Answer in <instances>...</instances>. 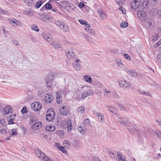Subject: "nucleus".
Listing matches in <instances>:
<instances>
[{
	"instance_id": "f257e3e1",
	"label": "nucleus",
	"mask_w": 161,
	"mask_h": 161,
	"mask_svg": "<svg viewBox=\"0 0 161 161\" xmlns=\"http://www.w3.org/2000/svg\"><path fill=\"white\" fill-rule=\"evenodd\" d=\"M55 112L53 109L49 108L47 110L46 115V119L48 121H52L55 117Z\"/></svg>"
},
{
	"instance_id": "f03ea898",
	"label": "nucleus",
	"mask_w": 161,
	"mask_h": 161,
	"mask_svg": "<svg viewBox=\"0 0 161 161\" xmlns=\"http://www.w3.org/2000/svg\"><path fill=\"white\" fill-rule=\"evenodd\" d=\"M35 153L36 154L38 158H41V159L43 161H46L47 158H48L46 156V155L42 152V151L38 149H36L35 150Z\"/></svg>"
},
{
	"instance_id": "7ed1b4c3",
	"label": "nucleus",
	"mask_w": 161,
	"mask_h": 161,
	"mask_svg": "<svg viewBox=\"0 0 161 161\" xmlns=\"http://www.w3.org/2000/svg\"><path fill=\"white\" fill-rule=\"evenodd\" d=\"M137 16L140 20L145 21L147 18V14L144 11H139L137 13Z\"/></svg>"
},
{
	"instance_id": "20e7f679",
	"label": "nucleus",
	"mask_w": 161,
	"mask_h": 161,
	"mask_svg": "<svg viewBox=\"0 0 161 161\" xmlns=\"http://www.w3.org/2000/svg\"><path fill=\"white\" fill-rule=\"evenodd\" d=\"M31 107L32 110L37 111L41 109L42 105L38 102H34L31 104Z\"/></svg>"
},
{
	"instance_id": "39448f33",
	"label": "nucleus",
	"mask_w": 161,
	"mask_h": 161,
	"mask_svg": "<svg viewBox=\"0 0 161 161\" xmlns=\"http://www.w3.org/2000/svg\"><path fill=\"white\" fill-rule=\"evenodd\" d=\"M59 112L63 116H65L68 114L69 110L67 106L65 105L62 106L60 107Z\"/></svg>"
},
{
	"instance_id": "423d86ee",
	"label": "nucleus",
	"mask_w": 161,
	"mask_h": 161,
	"mask_svg": "<svg viewBox=\"0 0 161 161\" xmlns=\"http://www.w3.org/2000/svg\"><path fill=\"white\" fill-rule=\"evenodd\" d=\"M141 0H135L132 2L131 4V7L133 9H136L138 8L140 3Z\"/></svg>"
},
{
	"instance_id": "0eeeda50",
	"label": "nucleus",
	"mask_w": 161,
	"mask_h": 161,
	"mask_svg": "<svg viewBox=\"0 0 161 161\" xmlns=\"http://www.w3.org/2000/svg\"><path fill=\"white\" fill-rule=\"evenodd\" d=\"M119 85L121 87H123L124 88L130 87V83L125 80H121L119 81Z\"/></svg>"
},
{
	"instance_id": "6e6552de",
	"label": "nucleus",
	"mask_w": 161,
	"mask_h": 161,
	"mask_svg": "<svg viewBox=\"0 0 161 161\" xmlns=\"http://www.w3.org/2000/svg\"><path fill=\"white\" fill-rule=\"evenodd\" d=\"M42 124L40 121H38L33 124L31 128L33 130H37L40 128L42 126Z\"/></svg>"
},
{
	"instance_id": "1a4fd4ad",
	"label": "nucleus",
	"mask_w": 161,
	"mask_h": 161,
	"mask_svg": "<svg viewBox=\"0 0 161 161\" xmlns=\"http://www.w3.org/2000/svg\"><path fill=\"white\" fill-rule=\"evenodd\" d=\"M82 94L83 99H84L86 97L92 95L93 93L92 91L89 90L83 91Z\"/></svg>"
},
{
	"instance_id": "9d476101",
	"label": "nucleus",
	"mask_w": 161,
	"mask_h": 161,
	"mask_svg": "<svg viewBox=\"0 0 161 161\" xmlns=\"http://www.w3.org/2000/svg\"><path fill=\"white\" fill-rule=\"evenodd\" d=\"M13 111V109L11 108L10 106H8L3 108L2 112L4 114H8L11 113Z\"/></svg>"
},
{
	"instance_id": "9b49d317",
	"label": "nucleus",
	"mask_w": 161,
	"mask_h": 161,
	"mask_svg": "<svg viewBox=\"0 0 161 161\" xmlns=\"http://www.w3.org/2000/svg\"><path fill=\"white\" fill-rule=\"evenodd\" d=\"M55 78V77L54 76V75L53 76H51V75H49L48 77L46 78V80L47 83V87H49L50 86V84H49L50 83V82L51 81L53 80L54 78Z\"/></svg>"
},
{
	"instance_id": "f8f14e48",
	"label": "nucleus",
	"mask_w": 161,
	"mask_h": 161,
	"mask_svg": "<svg viewBox=\"0 0 161 161\" xmlns=\"http://www.w3.org/2000/svg\"><path fill=\"white\" fill-rule=\"evenodd\" d=\"M97 13L99 15L101 19H106L107 17V14L104 13L102 10L100 9L97 10Z\"/></svg>"
},
{
	"instance_id": "ddd939ff",
	"label": "nucleus",
	"mask_w": 161,
	"mask_h": 161,
	"mask_svg": "<svg viewBox=\"0 0 161 161\" xmlns=\"http://www.w3.org/2000/svg\"><path fill=\"white\" fill-rule=\"evenodd\" d=\"M44 99L46 102L50 103L53 100V97H52L51 95L47 94H46Z\"/></svg>"
},
{
	"instance_id": "4468645a",
	"label": "nucleus",
	"mask_w": 161,
	"mask_h": 161,
	"mask_svg": "<svg viewBox=\"0 0 161 161\" xmlns=\"http://www.w3.org/2000/svg\"><path fill=\"white\" fill-rule=\"evenodd\" d=\"M66 55L68 58L69 59H73L75 57V54L72 50L68 51Z\"/></svg>"
},
{
	"instance_id": "2eb2a0df",
	"label": "nucleus",
	"mask_w": 161,
	"mask_h": 161,
	"mask_svg": "<svg viewBox=\"0 0 161 161\" xmlns=\"http://www.w3.org/2000/svg\"><path fill=\"white\" fill-rule=\"evenodd\" d=\"M119 122L121 125H124L126 126H130V123L129 121L127 120H125L121 118H120Z\"/></svg>"
},
{
	"instance_id": "dca6fc26",
	"label": "nucleus",
	"mask_w": 161,
	"mask_h": 161,
	"mask_svg": "<svg viewBox=\"0 0 161 161\" xmlns=\"http://www.w3.org/2000/svg\"><path fill=\"white\" fill-rule=\"evenodd\" d=\"M55 24L60 28L62 29L64 27L65 23L61 21H56L55 22Z\"/></svg>"
},
{
	"instance_id": "f3484780",
	"label": "nucleus",
	"mask_w": 161,
	"mask_h": 161,
	"mask_svg": "<svg viewBox=\"0 0 161 161\" xmlns=\"http://www.w3.org/2000/svg\"><path fill=\"white\" fill-rule=\"evenodd\" d=\"M51 44L52 45L53 47L57 49H59L61 48V46L60 45V44L56 42H53L52 43H51Z\"/></svg>"
},
{
	"instance_id": "a211bd4d",
	"label": "nucleus",
	"mask_w": 161,
	"mask_h": 161,
	"mask_svg": "<svg viewBox=\"0 0 161 161\" xmlns=\"http://www.w3.org/2000/svg\"><path fill=\"white\" fill-rule=\"evenodd\" d=\"M56 127L55 126H52L51 125H48L45 127V129L46 130L53 131L55 129Z\"/></svg>"
},
{
	"instance_id": "6ab92c4d",
	"label": "nucleus",
	"mask_w": 161,
	"mask_h": 161,
	"mask_svg": "<svg viewBox=\"0 0 161 161\" xmlns=\"http://www.w3.org/2000/svg\"><path fill=\"white\" fill-rule=\"evenodd\" d=\"M67 130L68 132L70 131L71 129V127L72 126L71 121V119H69L68 120L67 123Z\"/></svg>"
},
{
	"instance_id": "aec40b11",
	"label": "nucleus",
	"mask_w": 161,
	"mask_h": 161,
	"mask_svg": "<svg viewBox=\"0 0 161 161\" xmlns=\"http://www.w3.org/2000/svg\"><path fill=\"white\" fill-rule=\"evenodd\" d=\"M129 74L134 77H137V75L136 72L135 70H131Z\"/></svg>"
},
{
	"instance_id": "412c9836",
	"label": "nucleus",
	"mask_w": 161,
	"mask_h": 161,
	"mask_svg": "<svg viewBox=\"0 0 161 161\" xmlns=\"http://www.w3.org/2000/svg\"><path fill=\"white\" fill-rule=\"evenodd\" d=\"M43 37L47 41H51L52 38L51 36L50 35H47L46 34H43Z\"/></svg>"
},
{
	"instance_id": "4be33fe9",
	"label": "nucleus",
	"mask_w": 161,
	"mask_h": 161,
	"mask_svg": "<svg viewBox=\"0 0 161 161\" xmlns=\"http://www.w3.org/2000/svg\"><path fill=\"white\" fill-rule=\"evenodd\" d=\"M96 114L98 117V118L99 119V120L100 121H102L103 120V115L102 114H100V113H96Z\"/></svg>"
},
{
	"instance_id": "5701e85b",
	"label": "nucleus",
	"mask_w": 161,
	"mask_h": 161,
	"mask_svg": "<svg viewBox=\"0 0 161 161\" xmlns=\"http://www.w3.org/2000/svg\"><path fill=\"white\" fill-rule=\"evenodd\" d=\"M84 78L87 82L90 83L92 81V78L90 77L88 75H85L84 76Z\"/></svg>"
},
{
	"instance_id": "b1692460",
	"label": "nucleus",
	"mask_w": 161,
	"mask_h": 161,
	"mask_svg": "<svg viewBox=\"0 0 161 161\" xmlns=\"http://www.w3.org/2000/svg\"><path fill=\"white\" fill-rule=\"evenodd\" d=\"M10 133H11V136H15L17 135V132L16 130L15 129H13L11 130L10 131Z\"/></svg>"
},
{
	"instance_id": "393cba45",
	"label": "nucleus",
	"mask_w": 161,
	"mask_h": 161,
	"mask_svg": "<svg viewBox=\"0 0 161 161\" xmlns=\"http://www.w3.org/2000/svg\"><path fill=\"white\" fill-rule=\"evenodd\" d=\"M116 63L118 64L119 66L122 68L123 67V64L121 60L120 59H118L116 61Z\"/></svg>"
},
{
	"instance_id": "a878e982",
	"label": "nucleus",
	"mask_w": 161,
	"mask_h": 161,
	"mask_svg": "<svg viewBox=\"0 0 161 161\" xmlns=\"http://www.w3.org/2000/svg\"><path fill=\"white\" fill-rule=\"evenodd\" d=\"M117 156L118 157V160L119 161H122L124 157H123L122 154L120 152H118L117 153Z\"/></svg>"
},
{
	"instance_id": "bb28decb",
	"label": "nucleus",
	"mask_w": 161,
	"mask_h": 161,
	"mask_svg": "<svg viewBox=\"0 0 161 161\" xmlns=\"http://www.w3.org/2000/svg\"><path fill=\"white\" fill-rule=\"evenodd\" d=\"M85 110L84 107L83 106H81L79 108L77 109V111L78 113H82Z\"/></svg>"
},
{
	"instance_id": "cd10ccee",
	"label": "nucleus",
	"mask_w": 161,
	"mask_h": 161,
	"mask_svg": "<svg viewBox=\"0 0 161 161\" xmlns=\"http://www.w3.org/2000/svg\"><path fill=\"white\" fill-rule=\"evenodd\" d=\"M74 67L75 69L76 70H80L81 69L80 65L77 64H75L74 65Z\"/></svg>"
},
{
	"instance_id": "c85d7f7f",
	"label": "nucleus",
	"mask_w": 161,
	"mask_h": 161,
	"mask_svg": "<svg viewBox=\"0 0 161 161\" xmlns=\"http://www.w3.org/2000/svg\"><path fill=\"white\" fill-rule=\"evenodd\" d=\"M31 30H34L35 31L38 32L39 31V29H38L37 25H33L31 26Z\"/></svg>"
},
{
	"instance_id": "c756f323",
	"label": "nucleus",
	"mask_w": 161,
	"mask_h": 161,
	"mask_svg": "<svg viewBox=\"0 0 161 161\" xmlns=\"http://www.w3.org/2000/svg\"><path fill=\"white\" fill-rule=\"evenodd\" d=\"M159 37V35L158 33H155L154 35L153 36V38L152 39V41H155L157 40Z\"/></svg>"
},
{
	"instance_id": "7c9ffc66",
	"label": "nucleus",
	"mask_w": 161,
	"mask_h": 161,
	"mask_svg": "<svg viewBox=\"0 0 161 161\" xmlns=\"http://www.w3.org/2000/svg\"><path fill=\"white\" fill-rule=\"evenodd\" d=\"M120 26L122 28H125L127 26L128 23L127 22L124 21L120 24Z\"/></svg>"
},
{
	"instance_id": "2f4dec72",
	"label": "nucleus",
	"mask_w": 161,
	"mask_h": 161,
	"mask_svg": "<svg viewBox=\"0 0 161 161\" xmlns=\"http://www.w3.org/2000/svg\"><path fill=\"white\" fill-rule=\"evenodd\" d=\"M46 9H50L52 8V4L49 3H47L45 5Z\"/></svg>"
},
{
	"instance_id": "473e14b6",
	"label": "nucleus",
	"mask_w": 161,
	"mask_h": 161,
	"mask_svg": "<svg viewBox=\"0 0 161 161\" xmlns=\"http://www.w3.org/2000/svg\"><path fill=\"white\" fill-rule=\"evenodd\" d=\"M42 2L41 1H39L37 2L35 5V7L37 8H39L42 4Z\"/></svg>"
},
{
	"instance_id": "72a5a7b5",
	"label": "nucleus",
	"mask_w": 161,
	"mask_h": 161,
	"mask_svg": "<svg viewBox=\"0 0 161 161\" xmlns=\"http://www.w3.org/2000/svg\"><path fill=\"white\" fill-rule=\"evenodd\" d=\"M61 98V96L59 94L57 95L56 97V100L57 103L58 104H60L61 102V101L60 99Z\"/></svg>"
},
{
	"instance_id": "f704fd0d",
	"label": "nucleus",
	"mask_w": 161,
	"mask_h": 161,
	"mask_svg": "<svg viewBox=\"0 0 161 161\" xmlns=\"http://www.w3.org/2000/svg\"><path fill=\"white\" fill-rule=\"evenodd\" d=\"M62 29L64 31L66 32H68L69 31V29L65 24L64 25V27H63Z\"/></svg>"
},
{
	"instance_id": "c9c22d12",
	"label": "nucleus",
	"mask_w": 161,
	"mask_h": 161,
	"mask_svg": "<svg viewBox=\"0 0 161 161\" xmlns=\"http://www.w3.org/2000/svg\"><path fill=\"white\" fill-rule=\"evenodd\" d=\"M109 153V155L112 158H114V159H116L117 158H116V155L114 153L110 151Z\"/></svg>"
},
{
	"instance_id": "e433bc0d",
	"label": "nucleus",
	"mask_w": 161,
	"mask_h": 161,
	"mask_svg": "<svg viewBox=\"0 0 161 161\" xmlns=\"http://www.w3.org/2000/svg\"><path fill=\"white\" fill-rule=\"evenodd\" d=\"M0 14L5 15H8V13L6 10L0 8Z\"/></svg>"
},
{
	"instance_id": "4c0bfd02",
	"label": "nucleus",
	"mask_w": 161,
	"mask_h": 161,
	"mask_svg": "<svg viewBox=\"0 0 161 161\" xmlns=\"http://www.w3.org/2000/svg\"><path fill=\"white\" fill-rule=\"evenodd\" d=\"M59 149L61 150L63 153H65L67 152L66 150L62 146H59Z\"/></svg>"
},
{
	"instance_id": "58836bf2",
	"label": "nucleus",
	"mask_w": 161,
	"mask_h": 161,
	"mask_svg": "<svg viewBox=\"0 0 161 161\" xmlns=\"http://www.w3.org/2000/svg\"><path fill=\"white\" fill-rule=\"evenodd\" d=\"M15 116V114H12L8 116L7 118L8 119H14Z\"/></svg>"
},
{
	"instance_id": "ea45409f",
	"label": "nucleus",
	"mask_w": 161,
	"mask_h": 161,
	"mask_svg": "<svg viewBox=\"0 0 161 161\" xmlns=\"http://www.w3.org/2000/svg\"><path fill=\"white\" fill-rule=\"evenodd\" d=\"M3 34L5 36V37H7V35L8 34V31H6L5 29V28L4 27L3 28Z\"/></svg>"
},
{
	"instance_id": "a19ab883",
	"label": "nucleus",
	"mask_w": 161,
	"mask_h": 161,
	"mask_svg": "<svg viewBox=\"0 0 161 161\" xmlns=\"http://www.w3.org/2000/svg\"><path fill=\"white\" fill-rule=\"evenodd\" d=\"M116 3L119 5H121L123 4L125 0H115Z\"/></svg>"
},
{
	"instance_id": "79ce46f5",
	"label": "nucleus",
	"mask_w": 161,
	"mask_h": 161,
	"mask_svg": "<svg viewBox=\"0 0 161 161\" xmlns=\"http://www.w3.org/2000/svg\"><path fill=\"white\" fill-rule=\"evenodd\" d=\"M27 111V109L26 107H24L23 108L22 110L21 111V112L22 114H24L26 113Z\"/></svg>"
},
{
	"instance_id": "37998d69",
	"label": "nucleus",
	"mask_w": 161,
	"mask_h": 161,
	"mask_svg": "<svg viewBox=\"0 0 161 161\" xmlns=\"http://www.w3.org/2000/svg\"><path fill=\"white\" fill-rule=\"evenodd\" d=\"M86 40L89 42H92L93 41L92 38L89 36H87L86 37Z\"/></svg>"
},
{
	"instance_id": "c03bdc74",
	"label": "nucleus",
	"mask_w": 161,
	"mask_h": 161,
	"mask_svg": "<svg viewBox=\"0 0 161 161\" xmlns=\"http://www.w3.org/2000/svg\"><path fill=\"white\" fill-rule=\"evenodd\" d=\"M6 130L5 129H2L0 130V133L3 135L6 134Z\"/></svg>"
},
{
	"instance_id": "a18cd8bd",
	"label": "nucleus",
	"mask_w": 161,
	"mask_h": 161,
	"mask_svg": "<svg viewBox=\"0 0 161 161\" xmlns=\"http://www.w3.org/2000/svg\"><path fill=\"white\" fill-rule=\"evenodd\" d=\"M90 161H100V160L98 159V158L96 157H94L91 158V160H90Z\"/></svg>"
},
{
	"instance_id": "49530a36",
	"label": "nucleus",
	"mask_w": 161,
	"mask_h": 161,
	"mask_svg": "<svg viewBox=\"0 0 161 161\" xmlns=\"http://www.w3.org/2000/svg\"><path fill=\"white\" fill-rule=\"evenodd\" d=\"M161 44V39L158 41L155 44V47H158Z\"/></svg>"
},
{
	"instance_id": "de8ad7c7",
	"label": "nucleus",
	"mask_w": 161,
	"mask_h": 161,
	"mask_svg": "<svg viewBox=\"0 0 161 161\" xmlns=\"http://www.w3.org/2000/svg\"><path fill=\"white\" fill-rule=\"evenodd\" d=\"M88 33L91 35H95V32L94 30L91 28Z\"/></svg>"
},
{
	"instance_id": "09e8293b",
	"label": "nucleus",
	"mask_w": 161,
	"mask_h": 161,
	"mask_svg": "<svg viewBox=\"0 0 161 161\" xmlns=\"http://www.w3.org/2000/svg\"><path fill=\"white\" fill-rule=\"evenodd\" d=\"M76 98L79 100L83 99L82 95L81 96L80 94H78V95L76 96Z\"/></svg>"
},
{
	"instance_id": "8fccbe9b",
	"label": "nucleus",
	"mask_w": 161,
	"mask_h": 161,
	"mask_svg": "<svg viewBox=\"0 0 161 161\" xmlns=\"http://www.w3.org/2000/svg\"><path fill=\"white\" fill-rule=\"evenodd\" d=\"M79 21L80 23L82 25H84L85 23H87V22L86 21L82 19H79Z\"/></svg>"
},
{
	"instance_id": "3c124183",
	"label": "nucleus",
	"mask_w": 161,
	"mask_h": 161,
	"mask_svg": "<svg viewBox=\"0 0 161 161\" xmlns=\"http://www.w3.org/2000/svg\"><path fill=\"white\" fill-rule=\"evenodd\" d=\"M157 60L159 62H161V53H160L157 56Z\"/></svg>"
},
{
	"instance_id": "603ef678",
	"label": "nucleus",
	"mask_w": 161,
	"mask_h": 161,
	"mask_svg": "<svg viewBox=\"0 0 161 161\" xmlns=\"http://www.w3.org/2000/svg\"><path fill=\"white\" fill-rule=\"evenodd\" d=\"M124 57L128 60H130V58L128 54H125L124 55Z\"/></svg>"
},
{
	"instance_id": "864d4df0",
	"label": "nucleus",
	"mask_w": 161,
	"mask_h": 161,
	"mask_svg": "<svg viewBox=\"0 0 161 161\" xmlns=\"http://www.w3.org/2000/svg\"><path fill=\"white\" fill-rule=\"evenodd\" d=\"M17 20H16V19H11L10 20V23L12 24L13 25H14L13 24H15L16 25V22L17 21Z\"/></svg>"
},
{
	"instance_id": "5fc2aeb1",
	"label": "nucleus",
	"mask_w": 161,
	"mask_h": 161,
	"mask_svg": "<svg viewBox=\"0 0 161 161\" xmlns=\"http://www.w3.org/2000/svg\"><path fill=\"white\" fill-rule=\"evenodd\" d=\"M16 23V25L19 26H21L22 25V23L18 20H17V21Z\"/></svg>"
},
{
	"instance_id": "6e6d98bb",
	"label": "nucleus",
	"mask_w": 161,
	"mask_h": 161,
	"mask_svg": "<svg viewBox=\"0 0 161 161\" xmlns=\"http://www.w3.org/2000/svg\"><path fill=\"white\" fill-rule=\"evenodd\" d=\"M131 70V69H129L128 67H125V71L128 74H129Z\"/></svg>"
},
{
	"instance_id": "4d7b16f0",
	"label": "nucleus",
	"mask_w": 161,
	"mask_h": 161,
	"mask_svg": "<svg viewBox=\"0 0 161 161\" xmlns=\"http://www.w3.org/2000/svg\"><path fill=\"white\" fill-rule=\"evenodd\" d=\"M85 6V5L83 3L80 2L79 3V7L80 8H81L84 7Z\"/></svg>"
},
{
	"instance_id": "13d9d810",
	"label": "nucleus",
	"mask_w": 161,
	"mask_h": 161,
	"mask_svg": "<svg viewBox=\"0 0 161 161\" xmlns=\"http://www.w3.org/2000/svg\"><path fill=\"white\" fill-rule=\"evenodd\" d=\"M114 109V108L113 107V106H107V109L109 111H110L111 110Z\"/></svg>"
},
{
	"instance_id": "bf43d9fd",
	"label": "nucleus",
	"mask_w": 161,
	"mask_h": 161,
	"mask_svg": "<svg viewBox=\"0 0 161 161\" xmlns=\"http://www.w3.org/2000/svg\"><path fill=\"white\" fill-rule=\"evenodd\" d=\"M52 10L54 12H56L57 13H60L58 9L54 8H53L52 9Z\"/></svg>"
},
{
	"instance_id": "052dcab7",
	"label": "nucleus",
	"mask_w": 161,
	"mask_h": 161,
	"mask_svg": "<svg viewBox=\"0 0 161 161\" xmlns=\"http://www.w3.org/2000/svg\"><path fill=\"white\" fill-rule=\"evenodd\" d=\"M119 108L121 110H124L125 111L126 110V109H125L124 107L121 105H119Z\"/></svg>"
},
{
	"instance_id": "680f3d73",
	"label": "nucleus",
	"mask_w": 161,
	"mask_h": 161,
	"mask_svg": "<svg viewBox=\"0 0 161 161\" xmlns=\"http://www.w3.org/2000/svg\"><path fill=\"white\" fill-rule=\"evenodd\" d=\"M89 120L88 119H86L84 122V123L85 124H88L89 123Z\"/></svg>"
},
{
	"instance_id": "e2e57ef3",
	"label": "nucleus",
	"mask_w": 161,
	"mask_h": 161,
	"mask_svg": "<svg viewBox=\"0 0 161 161\" xmlns=\"http://www.w3.org/2000/svg\"><path fill=\"white\" fill-rule=\"evenodd\" d=\"M139 92L140 94H141L143 95H145L146 92L144 91L140 90L139 91Z\"/></svg>"
},
{
	"instance_id": "0e129e2a",
	"label": "nucleus",
	"mask_w": 161,
	"mask_h": 161,
	"mask_svg": "<svg viewBox=\"0 0 161 161\" xmlns=\"http://www.w3.org/2000/svg\"><path fill=\"white\" fill-rule=\"evenodd\" d=\"M36 119H31L30 121V123L31 124L32 123L36 121Z\"/></svg>"
},
{
	"instance_id": "69168bd1",
	"label": "nucleus",
	"mask_w": 161,
	"mask_h": 161,
	"mask_svg": "<svg viewBox=\"0 0 161 161\" xmlns=\"http://www.w3.org/2000/svg\"><path fill=\"white\" fill-rule=\"evenodd\" d=\"M9 120L8 124H14V122H13V119H8Z\"/></svg>"
},
{
	"instance_id": "338daca9",
	"label": "nucleus",
	"mask_w": 161,
	"mask_h": 161,
	"mask_svg": "<svg viewBox=\"0 0 161 161\" xmlns=\"http://www.w3.org/2000/svg\"><path fill=\"white\" fill-rule=\"evenodd\" d=\"M72 144L75 147L77 145V144H76V141L75 140H74L73 141Z\"/></svg>"
},
{
	"instance_id": "774afa93",
	"label": "nucleus",
	"mask_w": 161,
	"mask_h": 161,
	"mask_svg": "<svg viewBox=\"0 0 161 161\" xmlns=\"http://www.w3.org/2000/svg\"><path fill=\"white\" fill-rule=\"evenodd\" d=\"M158 135H157V136H158V138L161 140V132H160L159 133V134H158Z\"/></svg>"
}]
</instances>
